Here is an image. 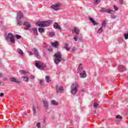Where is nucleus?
Wrapping results in <instances>:
<instances>
[{
	"instance_id": "obj_41",
	"label": "nucleus",
	"mask_w": 128,
	"mask_h": 128,
	"mask_svg": "<svg viewBox=\"0 0 128 128\" xmlns=\"http://www.w3.org/2000/svg\"><path fill=\"white\" fill-rule=\"evenodd\" d=\"M114 8L115 10H118V7L116 6L115 5H114Z\"/></svg>"
},
{
	"instance_id": "obj_1",
	"label": "nucleus",
	"mask_w": 128,
	"mask_h": 128,
	"mask_svg": "<svg viewBox=\"0 0 128 128\" xmlns=\"http://www.w3.org/2000/svg\"><path fill=\"white\" fill-rule=\"evenodd\" d=\"M77 72L79 74L81 78H86V72L84 70V67L82 63L79 64L77 69Z\"/></svg>"
},
{
	"instance_id": "obj_37",
	"label": "nucleus",
	"mask_w": 128,
	"mask_h": 128,
	"mask_svg": "<svg viewBox=\"0 0 128 128\" xmlns=\"http://www.w3.org/2000/svg\"><path fill=\"white\" fill-rule=\"evenodd\" d=\"M76 50V47H74V48H72V52H75Z\"/></svg>"
},
{
	"instance_id": "obj_19",
	"label": "nucleus",
	"mask_w": 128,
	"mask_h": 128,
	"mask_svg": "<svg viewBox=\"0 0 128 128\" xmlns=\"http://www.w3.org/2000/svg\"><path fill=\"white\" fill-rule=\"evenodd\" d=\"M118 68L120 70V72H124L126 71V68L124 67V66H122V65H120L118 66Z\"/></svg>"
},
{
	"instance_id": "obj_33",
	"label": "nucleus",
	"mask_w": 128,
	"mask_h": 128,
	"mask_svg": "<svg viewBox=\"0 0 128 128\" xmlns=\"http://www.w3.org/2000/svg\"><path fill=\"white\" fill-rule=\"evenodd\" d=\"M33 112L34 116H36V108H33Z\"/></svg>"
},
{
	"instance_id": "obj_23",
	"label": "nucleus",
	"mask_w": 128,
	"mask_h": 128,
	"mask_svg": "<svg viewBox=\"0 0 128 128\" xmlns=\"http://www.w3.org/2000/svg\"><path fill=\"white\" fill-rule=\"evenodd\" d=\"M17 52H18L19 54H20V56H24V52H22V50L21 49L18 48Z\"/></svg>"
},
{
	"instance_id": "obj_16",
	"label": "nucleus",
	"mask_w": 128,
	"mask_h": 128,
	"mask_svg": "<svg viewBox=\"0 0 128 128\" xmlns=\"http://www.w3.org/2000/svg\"><path fill=\"white\" fill-rule=\"evenodd\" d=\"M54 28L56 30H61L60 26L58 25L57 22H54Z\"/></svg>"
},
{
	"instance_id": "obj_45",
	"label": "nucleus",
	"mask_w": 128,
	"mask_h": 128,
	"mask_svg": "<svg viewBox=\"0 0 128 128\" xmlns=\"http://www.w3.org/2000/svg\"><path fill=\"white\" fill-rule=\"evenodd\" d=\"M4 93H0V96H4Z\"/></svg>"
},
{
	"instance_id": "obj_27",
	"label": "nucleus",
	"mask_w": 128,
	"mask_h": 128,
	"mask_svg": "<svg viewBox=\"0 0 128 128\" xmlns=\"http://www.w3.org/2000/svg\"><path fill=\"white\" fill-rule=\"evenodd\" d=\"M52 45L53 48H58V42H52Z\"/></svg>"
},
{
	"instance_id": "obj_13",
	"label": "nucleus",
	"mask_w": 128,
	"mask_h": 128,
	"mask_svg": "<svg viewBox=\"0 0 128 128\" xmlns=\"http://www.w3.org/2000/svg\"><path fill=\"white\" fill-rule=\"evenodd\" d=\"M10 80L12 82H16V84H20V82L18 80L13 77L10 78Z\"/></svg>"
},
{
	"instance_id": "obj_21",
	"label": "nucleus",
	"mask_w": 128,
	"mask_h": 128,
	"mask_svg": "<svg viewBox=\"0 0 128 128\" xmlns=\"http://www.w3.org/2000/svg\"><path fill=\"white\" fill-rule=\"evenodd\" d=\"M51 104L52 106H58V102H56L55 100H52L51 101Z\"/></svg>"
},
{
	"instance_id": "obj_8",
	"label": "nucleus",
	"mask_w": 128,
	"mask_h": 128,
	"mask_svg": "<svg viewBox=\"0 0 128 128\" xmlns=\"http://www.w3.org/2000/svg\"><path fill=\"white\" fill-rule=\"evenodd\" d=\"M72 32L73 34H77V36L74 38V40L75 42H76L77 40L76 38H78L79 40H82V37H80V38H78V32H80V30L76 28H74L72 30Z\"/></svg>"
},
{
	"instance_id": "obj_11",
	"label": "nucleus",
	"mask_w": 128,
	"mask_h": 128,
	"mask_svg": "<svg viewBox=\"0 0 128 128\" xmlns=\"http://www.w3.org/2000/svg\"><path fill=\"white\" fill-rule=\"evenodd\" d=\"M101 12H107L108 14H114V12H116V11L112 9H106L104 8H102Z\"/></svg>"
},
{
	"instance_id": "obj_36",
	"label": "nucleus",
	"mask_w": 128,
	"mask_h": 128,
	"mask_svg": "<svg viewBox=\"0 0 128 128\" xmlns=\"http://www.w3.org/2000/svg\"><path fill=\"white\" fill-rule=\"evenodd\" d=\"M116 118H118L119 120H122V117L120 115H117L116 116Z\"/></svg>"
},
{
	"instance_id": "obj_14",
	"label": "nucleus",
	"mask_w": 128,
	"mask_h": 128,
	"mask_svg": "<svg viewBox=\"0 0 128 128\" xmlns=\"http://www.w3.org/2000/svg\"><path fill=\"white\" fill-rule=\"evenodd\" d=\"M42 102L44 108H47L48 106V102L46 100L44 99L42 100Z\"/></svg>"
},
{
	"instance_id": "obj_43",
	"label": "nucleus",
	"mask_w": 128,
	"mask_h": 128,
	"mask_svg": "<svg viewBox=\"0 0 128 128\" xmlns=\"http://www.w3.org/2000/svg\"><path fill=\"white\" fill-rule=\"evenodd\" d=\"M120 2L121 4H124V0H120Z\"/></svg>"
},
{
	"instance_id": "obj_22",
	"label": "nucleus",
	"mask_w": 128,
	"mask_h": 128,
	"mask_svg": "<svg viewBox=\"0 0 128 128\" xmlns=\"http://www.w3.org/2000/svg\"><path fill=\"white\" fill-rule=\"evenodd\" d=\"M19 72L22 74H24V76H26L27 74H28V72L24 70H20Z\"/></svg>"
},
{
	"instance_id": "obj_12",
	"label": "nucleus",
	"mask_w": 128,
	"mask_h": 128,
	"mask_svg": "<svg viewBox=\"0 0 128 128\" xmlns=\"http://www.w3.org/2000/svg\"><path fill=\"white\" fill-rule=\"evenodd\" d=\"M24 26H26L24 28V30H30V28H32V25L28 22H24Z\"/></svg>"
},
{
	"instance_id": "obj_10",
	"label": "nucleus",
	"mask_w": 128,
	"mask_h": 128,
	"mask_svg": "<svg viewBox=\"0 0 128 128\" xmlns=\"http://www.w3.org/2000/svg\"><path fill=\"white\" fill-rule=\"evenodd\" d=\"M56 92L58 94H63L64 92V89L62 86L57 85L56 86Z\"/></svg>"
},
{
	"instance_id": "obj_7",
	"label": "nucleus",
	"mask_w": 128,
	"mask_h": 128,
	"mask_svg": "<svg viewBox=\"0 0 128 128\" xmlns=\"http://www.w3.org/2000/svg\"><path fill=\"white\" fill-rule=\"evenodd\" d=\"M62 4H60V2H58L50 6V8H51V10H55V12H58V10H60V8Z\"/></svg>"
},
{
	"instance_id": "obj_47",
	"label": "nucleus",
	"mask_w": 128,
	"mask_h": 128,
	"mask_svg": "<svg viewBox=\"0 0 128 128\" xmlns=\"http://www.w3.org/2000/svg\"><path fill=\"white\" fill-rule=\"evenodd\" d=\"M2 83V82H0V84H1Z\"/></svg>"
},
{
	"instance_id": "obj_30",
	"label": "nucleus",
	"mask_w": 128,
	"mask_h": 128,
	"mask_svg": "<svg viewBox=\"0 0 128 128\" xmlns=\"http://www.w3.org/2000/svg\"><path fill=\"white\" fill-rule=\"evenodd\" d=\"M100 2V0H94V4H98Z\"/></svg>"
},
{
	"instance_id": "obj_38",
	"label": "nucleus",
	"mask_w": 128,
	"mask_h": 128,
	"mask_svg": "<svg viewBox=\"0 0 128 128\" xmlns=\"http://www.w3.org/2000/svg\"><path fill=\"white\" fill-rule=\"evenodd\" d=\"M111 18H116V16H115V15H111Z\"/></svg>"
},
{
	"instance_id": "obj_35",
	"label": "nucleus",
	"mask_w": 128,
	"mask_h": 128,
	"mask_svg": "<svg viewBox=\"0 0 128 128\" xmlns=\"http://www.w3.org/2000/svg\"><path fill=\"white\" fill-rule=\"evenodd\" d=\"M94 106L95 108H98V104L96 102H94Z\"/></svg>"
},
{
	"instance_id": "obj_24",
	"label": "nucleus",
	"mask_w": 128,
	"mask_h": 128,
	"mask_svg": "<svg viewBox=\"0 0 128 128\" xmlns=\"http://www.w3.org/2000/svg\"><path fill=\"white\" fill-rule=\"evenodd\" d=\"M45 80L46 82H50V78L48 76H46Z\"/></svg>"
},
{
	"instance_id": "obj_3",
	"label": "nucleus",
	"mask_w": 128,
	"mask_h": 128,
	"mask_svg": "<svg viewBox=\"0 0 128 128\" xmlns=\"http://www.w3.org/2000/svg\"><path fill=\"white\" fill-rule=\"evenodd\" d=\"M52 24V20L37 22L36 23V26H40V28H44V26H50Z\"/></svg>"
},
{
	"instance_id": "obj_39",
	"label": "nucleus",
	"mask_w": 128,
	"mask_h": 128,
	"mask_svg": "<svg viewBox=\"0 0 128 128\" xmlns=\"http://www.w3.org/2000/svg\"><path fill=\"white\" fill-rule=\"evenodd\" d=\"M30 78L31 80H34L35 77H34V76H32V75H31V76H30Z\"/></svg>"
},
{
	"instance_id": "obj_20",
	"label": "nucleus",
	"mask_w": 128,
	"mask_h": 128,
	"mask_svg": "<svg viewBox=\"0 0 128 128\" xmlns=\"http://www.w3.org/2000/svg\"><path fill=\"white\" fill-rule=\"evenodd\" d=\"M21 78L22 80H24V82H28V78L26 76H23Z\"/></svg>"
},
{
	"instance_id": "obj_32",
	"label": "nucleus",
	"mask_w": 128,
	"mask_h": 128,
	"mask_svg": "<svg viewBox=\"0 0 128 128\" xmlns=\"http://www.w3.org/2000/svg\"><path fill=\"white\" fill-rule=\"evenodd\" d=\"M15 38H16V40H20L22 38V36L18 34H16L15 35Z\"/></svg>"
},
{
	"instance_id": "obj_2",
	"label": "nucleus",
	"mask_w": 128,
	"mask_h": 128,
	"mask_svg": "<svg viewBox=\"0 0 128 128\" xmlns=\"http://www.w3.org/2000/svg\"><path fill=\"white\" fill-rule=\"evenodd\" d=\"M54 56L55 57L54 60V63L56 64H58L62 60V54H60V52H58L54 54Z\"/></svg>"
},
{
	"instance_id": "obj_5",
	"label": "nucleus",
	"mask_w": 128,
	"mask_h": 128,
	"mask_svg": "<svg viewBox=\"0 0 128 128\" xmlns=\"http://www.w3.org/2000/svg\"><path fill=\"white\" fill-rule=\"evenodd\" d=\"M24 18V14L22 12H20L18 14L16 17V20H17V24L18 26H22V21H20V20Z\"/></svg>"
},
{
	"instance_id": "obj_15",
	"label": "nucleus",
	"mask_w": 128,
	"mask_h": 128,
	"mask_svg": "<svg viewBox=\"0 0 128 128\" xmlns=\"http://www.w3.org/2000/svg\"><path fill=\"white\" fill-rule=\"evenodd\" d=\"M88 20L92 22V24H94V26H98V22H96L94 20L92 17H89Z\"/></svg>"
},
{
	"instance_id": "obj_31",
	"label": "nucleus",
	"mask_w": 128,
	"mask_h": 128,
	"mask_svg": "<svg viewBox=\"0 0 128 128\" xmlns=\"http://www.w3.org/2000/svg\"><path fill=\"white\" fill-rule=\"evenodd\" d=\"M48 36L50 38H52V36H54V32H50L49 34H48Z\"/></svg>"
},
{
	"instance_id": "obj_17",
	"label": "nucleus",
	"mask_w": 128,
	"mask_h": 128,
	"mask_svg": "<svg viewBox=\"0 0 128 128\" xmlns=\"http://www.w3.org/2000/svg\"><path fill=\"white\" fill-rule=\"evenodd\" d=\"M30 32H34V34L38 35V28H30L29 29Z\"/></svg>"
},
{
	"instance_id": "obj_28",
	"label": "nucleus",
	"mask_w": 128,
	"mask_h": 128,
	"mask_svg": "<svg viewBox=\"0 0 128 128\" xmlns=\"http://www.w3.org/2000/svg\"><path fill=\"white\" fill-rule=\"evenodd\" d=\"M106 26V22L104 20H103L102 22V27L104 28V27Z\"/></svg>"
},
{
	"instance_id": "obj_34",
	"label": "nucleus",
	"mask_w": 128,
	"mask_h": 128,
	"mask_svg": "<svg viewBox=\"0 0 128 128\" xmlns=\"http://www.w3.org/2000/svg\"><path fill=\"white\" fill-rule=\"evenodd\" d=\"M124 38L125 40H128V33L124 34Z\"/></svg>"
},
{
	"instance_id": "obj_6",
	"label": "nucleus",
	"mask_w": 128,
	"mask_h": 128,
	"mask_svg": "<svg viewBox=\"0 0 128 128\" xmlns=\"http://www.w3.org/2000/svg\"><path fill=\"white\" fill-rule=\"evenodd\" d=\"M78 84H73L71 86V94L74 95L76 92H78Z\"/></svg>"
},
{
	"instance_id": "obj_18",
	"label": "nucleus",
	"mask_w": 128,
	"mask_h": 128,
	"mask_svg": "<svg viewBox=\"0 0 128 128\" xmlns=\"http://www.w3.org/2000/svg\"><path fill=\"white\" fill-rule=\"evenodd\" d=\"M32 52H34L36 56L38 58H40V54H38V50H36V48H34L32 50Z\"/></svg>"
},
{
	"instance_id": "obj_25",
	"label": "nucleus",
	"mask_w": 128,
	"mask_h": 128,
	"mask_svg": "<svg viewBox=\"0 0 128 128\" xmlns=\"http://www.w3.org/2000/svg\"><path fill=\"white\" fill-rule=\"evenodd\" d=\"M104 30V28L102 27H100L97 31L98 34H102V31Z\"/></svg>"
},
{
	"instance_id": "obj_26",
	"label": "nucleus",
	"mask_w": 128,
	"mask_h": 128,
	"mask_svg": "<svg viewBox=\"0 0 128 128\" xmlns=\"http://www.w3.org/2000/svg\"><path fill=\"white\" fill-rule=\"evenodd\" d=\"M64 48L66 50H70V47L68 46V44H65Z\"/></svg>"
},
{
	"instance_id": "obj_4",
	"label": "nucleus",
	"mask_w": 128,
	"mask_h": 128,
	"mask_svg": "<svg viewBox=\"0 0 128 128\" xmlns=\"http://www.w3.org/2000/svg\"><path fill=\"white\" fill-rule=\"evenodd\" d=\"M6 39L7 42H10L11 44H14V42H16L14 34H12V32L8 34V36L6 38Z\"/></svg>"
},
{
	"instance_id": "obj_46",
	"label": "nucleus",
	"mask_w": 128,
	"mask_h": 128,
	"mask_svg": "<svg viewBox=\"0 0 128 128\" xmlns=\"http://www.w3.org/2000/svg\"><path fill=\"white\" fill-rule=\"evenodd\" d=\"M2 73L0 72V78H2Z\"/></svg>"
},
{
	"instance_id": "obj_42",
	"label": "nucleus",
	"mask_w": 128,
	"mask_h": 128,
	"mask_svg": "<svg viewBox=\"0 0 128 128\" xmlns=\"http://www.w3.org/2000/svg\"><path fill=\"white\" fill-rule=\"evenodd\" d=\"M42 82H44V80H40V84H42Z\"/></svg>"
},
{
	"instance_id": "obj_40",
	"label": "nucleus",
	"mask_w": 128,
	"mask_h": 128,
	"mask_svg": "<svg viewBox=\"0 0 128 128\" xmlns=\"http://www.w3.org/2000/svg\"><path fill=\"white\" fill-rule=\"evenodd\" d=\"M36 126L38 128H40V123H38L36 124Z\"/></svg>"
},
{
	"instance_id": "obj_29",
	"label": "nucleus",
	"mask_w": 128,
	"mask_h": 128,
	"mask_svg": "<svg viewBox=\"0 0 128 128\" xmlns=\"http://www.w3.org/2000/svg\"><path fill=\"white\" fill-rule=\"evenodd\" d=\"M38 30L40 34L44 32V29L43 28H38Z\"/></svg>"
},
{
	"instance_id": "obj_9",
	"label": "nucleus",
	"mask_w": 128,
	"mask_h": 128,
	"mask_svg": "<svg viewBox=\"0 0 128 128\" xmlns=\"http://www.w3.org/2000/svg\"><path fill=\"white\" fill-rule=\"evenodd\" d=\"M35 66L39 70H44L46 68V65L44 63L40 62V61L36 62L35 63Z\"/></svg>"
},
{
	"instance_id": "obj_44",
	"label": "nucleus",
	"mask_w": 128,
	"mask_h": 128,
	"mask_svg": "<svg viewBox=\"0 0 128 128\" xmlns=\"http://www.w3.org/2000/svg\"><path fill=\"white\" fill-rule=\"evenodd\" d=\"M28 54H29L30 56H32V52H28Z\"/></svg>"
}]
</instances>
